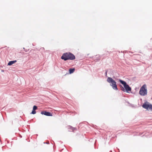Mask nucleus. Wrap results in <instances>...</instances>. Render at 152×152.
<instances>
[{
	"label": "nucleus",
	"instance_id": "f257e3e1",
	"mask_svg": "<svg viewBox=\"0 0 152 152\" xmlns=\"http://www.w3.org/2000/svg\"><path fill=\"white\" fill-rule=\"evenodd\" d=\"M119 81L124 86V87H123L121 86V90L124 92L125 91L127 93H129V91H130L131 90V87L127 84L126 83L121 79L119 80Z\"/></svg>",
	"mask_w": 152,
	"mask_h": 152
},
{
	"label": "nucleus",
	"instance_id": "f03ea898",
	"mask_svg": "<svg viewBox=\"0 0 152 152\" xmlns=\"http://www.w3.org/2000/svg\"><path fill=\"white\" fill-rule=\"evenodd\" d=\"M61 58L62 59L66 61L68 60L74 59L75 58V57L72 53H66L63 54Z\"/></svg>",
	"mask_w": 152,
	"mask_h": 152
},
{
	"label": "nucleus",
	"instance_id": "7ed1b4c3",
	"mask_svg": "<svg viewBox=\"0 0 152 152\" xmlns=\"http://www.w3.org/2000/svg\"><path fill=\"white\" fill-rule=\"evenodd\" d=\"M108 82L111 83L110 85L112 87V88L115 90H118V88L116 85V82L112 78L108 77L107 80Z\"/></svg>",
	"mask_w": 152,
	"mask_h": 152
},
{
	"label": "nucleus",
	"instance_id": "20e7f679",
	"mask_svg": "<svg viewBox=\"0 0 152 152\" xmlns=\"http://www.w3.org/2000/svg\"><path fill=\"white\" fill-rule=\"evenodd\" d=\"M139 94L142 96H145L147 94V90L146 85H144L141 88L139 91Z\"/></svg>",
	"mask_w": 152,
	"mask_h": 152
},
{
	"label": "nucleus",
	"instance_id": "39448f33",
	"mask_svg": "<svg viewBox=\"0 0 152 152\" xmlns=\"http://www.w3.org/2000/svg\"><path fill=\"white\" fill-rule=\"evenodd\" d=\"M142 107L148 110H152V104H150L148 102H146L144 103L142 105Z\"/></svg>",
	"mask_w": 152,
	"mask_h": 152
},
{
	"label": "nucleus",
	"instance_id": "423d86ee",
	"mask_svg": "<svg viewBox=\"0 0 152 152\" xmlns=\"http://www.w3.org/2000/svg\"><path fill=\"white\" fill-rule=\"evenodd\" d=\"M42 114H44L45 115L48 116H52V114L49 112H47L46 111H42L41 113Z\"/></svg>",
	"mask_w": 152,
	"mask_h": 152
},
{
	"label": "nucleus",
	"instance_id": "0eeeda50",
	"mask_svg": "<svg viewBox=\"0 0 152 152\" xmlns=\"http://www.w3.org/2000/svg\"><path fill=\"white\" fill-rule=\"evenodd\" d=\"M17 62L16 60H15L13 61H11L9 62L8 64V65L9 66H10L12 65V64L15 63Z\"/></svg>",
	"mask_w": 152,
	"mask_h": 152
},
{
	"label": "nucleus",
	"instance_id": "6e6552de",
	"mask_svg": "<svg viewBox=\"0 0 152 152\" xmlns=\"http://www.w3.org/2000/svg\"><path fill=\"white\" fill-rule=\"evenodd\" d=\"M75 69H69V71L70 74L74 72L75 71Z\"/></svg>",
	"mask_w": 152,
	"mask_h": 152
},
{
	"label": "nucleus",
	"instance_id": "1a4fd4ad",
	"mask_svg": "<svg viewBox=\"0 0 152 152\" xmlns=\"http://www.w3.org/2000/svg\"><path fill=\"white\" fill-rule=\"evenodd\" d=\"M37 108V107L36 106H34L33 107V110H36Z\"/></svg>",
	"mask_w": 152,
	"mask_h": 152
},
{
	"label": "nucleus",
	"instance_id": "9d476101",
	"mask_svg": "<svg viewBox=\"0 0 152 152\" xmlns=\"http://www.w3.org/2000/svg\"><path fill=\"white\" fill-rule=\"evenodd\" d=\"M36 113V112L35 111V110H33L32 111L31 113V114H35Z\"/></svg>",
	"mask_w": 152,
	"mask_h": 152
},
{
	"label": "nucleus",
	"instance_id": "9b49d317",
	"mask_svg": "<svg viewBox=\"0 0 152 152\" xmlns=\"http://www.w3.org/2000/svg\"><path fill=\"white\" fill-rule=\"evenodd\" d=\"M105 74L106 75H107V72H106Z\"/></svg>",
	"mask_w": 152,
	"mask_h": 152
},
{
	"label": "nucleus",
	"instance_id": "f8f14e48",
	"mask_svg": "<svg viewBox=\"0 0 152 152\" xmlns=\"http://www.w3.org/2000/svg\"><path fill=\"white\" fill-rule=\"evenodd\" d=\"M151 99H152V98H151Z\"/></svg>",
	"mask_w": 152,
	"mask_h": 152
}]
</instances>
